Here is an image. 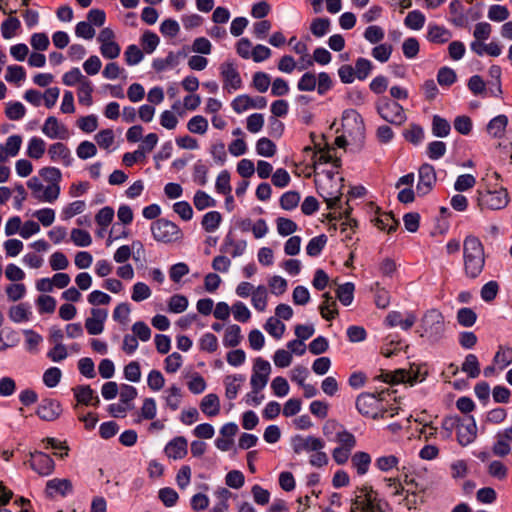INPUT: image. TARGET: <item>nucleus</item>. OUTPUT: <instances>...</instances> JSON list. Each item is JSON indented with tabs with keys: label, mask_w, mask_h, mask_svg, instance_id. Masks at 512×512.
I'll list each match as a JSON object with an SVG mask.
<instances>
[{
	"label": "nucleus",
	"mask_w": 512,
	"mask_h": 512,
	"mask_svg": "<svg viewBox=\"0 0 512 512\" xmlns=\"http://www.w3.org/2000/svg\"><path fill=\"white\" fill-rule=\"evenodd\" d=\"M450 130H451V126L446 119H444L438 115H435L433 117L432 132L435 136L446 137L450 133Z\"/></svg>",
	"instance_id": "47"
},
{
	"label": "nucleus",
	"mask_w": 512,
	"mask_h": 512,
	"mask_svg": "<svg viewBox=\"0 0 512 512\" xmlns=\"http://www.w3.org/2000/svg\"><path fill=\"white\" fill-rule=\"evenodd\" d=\"M268 301V292L264 285H259L255 288L251 295V302L253 307L259 311H265Z\"/></svg>",
	"instance_id": "33"
},
{
	"label": "nucleus",
	"mask_w": 512,
	"mask_h": 512,
	"mask_svg": "<svg viewBox=\"0 0 512 512\" xmlns=\"http://www.w3.org/2000/svg\"><path fill=\"white\" fill-rule=\"evenodd\" d=\"M350 122H353L356 130L360 135L364 133V123L361 115L355 110L345 111L343 116V127H347L350 125Z\"/></svg>",
	"instance_id": "45"
},
{
	"label": "nucleus",
	"mask_w": 512,
	"mask_h": 512,
	"mask_svg": "<svg viewBox=\"0 0 512 512\" xmlns=\"http://www.w3.org/2000/svg\"><path fill=\"white\" fill-rule=\"evenodd\" d=\"M461 418L458 416H446L442 420V436L445 439H449L452 436L454 430L457 431Z\"/></svg>",
	"instance_id": "58"
},
{
	"label": "nucleus",
	"mask_w": 512,
	"mask_h": 512,
	"mask_svg": "<svg viewBox=\"0 0 512 512\" xmlns=\"http://www.w3.org/2000/svg\"><path fill=\"white\" fill-rule=\"evenodd\" d=\"M48 156L52 162H61L64 166H70L73 162L70 149L62 142L52 143L48 148Z\"/></svg>",
	"instance_id": "16"
},
{
	"label": "nucleus",
	"mask_w": 512,
	"mask_h": 512,
	"mask_svg": "<svg viewBox=\"0 0 512 512\" xmlns=\"http://www.w3.org/2000/svg\"><path fill=\"white\" fill-rule=\"evenodd\" d=\"M404 23L412 30H420L425 24V16L419 10H413L407 14Z\"/></svg>",
	"instance_id": "43"
},
{
	"label": "nucleus",
	"mask_w": 512,
	"mask_h": 512,
	"mask_svg": "<svg viewBox=\"0 0 512 512\" xmlns=\"http://www.w3.org/2000/svg\"><path fill=\"white\" fill-rule=\"evenodd\" d=\"M21 27L20 20L14 14L8 15L1 24V34L4 39H11L17 35V31Z\"/></svg>",
	"instance_id": "29"
},
{
	"label": "nucleus",
	"mask_w": 512,
	"mask_h": 512,
	"mask_svg": "<svg viewBox=\"0 0 512 512\" xmlns=\"http://www.w3.org/2000/svg\"><path fill=\"white\" fill-rule=\"evenodd\" d=\"M477 320V314L471 308H461L457 312V321L463 327H472Z\"/></svg>",
	"instance_id": "49"
},
{
	"label": "nucleus",
	"mask_w": 512,
	"mask_h": 512,
	"mask_svg": "<svg viewBox=\"0 0 512 512\" xmlns=\"http://www.w3.org/2000/svg\"><path fill=\"white\" fill-rule=\"evenodd\" d=\"M376 109L383 120L393 125L400 126L407 119L403 107L387 97H383L377 102Z\"/></svg>",
	"instance_id": "3"
},
{
	"label": "nucleus",
	"mask_w": 512,
	"mask_h": 512,
	"mask_svg": "<svg viewBox=\"0 0 512 512\" xmlns=\"http://www.w3.org/2000/svg\"><path fill=\"white\" fill-rule=\"evenodd\" d=\"M157 413L156 401L153 398H145L140 408L139 417L136 423H140L142 420H153Z\"/></svg>",
	"instance_id": "36"
},
{
	"label": "nucleus",
	"mask_w": 512,
	"mask_h": 512,
	"mask_svg": "<svg viewBox=\"0 0 512 512\" xmlns=\"http://www.w3.org/2000/svg\"><path fill=\"white\" fill-rule=\"evenodd\" d=\"M247 243L245 240L236 241L231 233L225 236L224 242L221 246L222 253H228L233 258L241 256L246 250Z\"/></svg>",
	"instance_id": "21"
},
{
	"label": "nucleus",
	"mask_w": 512,
	"mask_h": 512,
	"mask_svg": "<svg viewBox=\"0 0 512 512\" xmlns=\"http://www.w3.org/2000/svg\"><path fill=\"white\" fill-rule=\"evenodd\" d=\"M329 28L330 20L328 18H315L310 25L311 33L315 37L324 36L329 31Z\"/></svg>",
	"instance_id": "61"
},
{
	"label": "nucleus",
	"mask_w": 512,
	"mask_h": 512,
	"mask_svg": "<svg viewBox=\"0 0 512 512\" xmlns=\"http://www.w3.org/2000/svg\"><path fill=\"white\" fill-rule=\"evenodd\" d=\"M354 289V284L351 282L342 284L337 288L336 296L343 305L348 306L352 303L354 298Z\"/></svg>",
	"instance_id": "41"
},
{
	"label": "nucleus",
	"mask_w": 512,
	"mask_h": 512,
	"mask_svg": "<svg viewBox=\"0 0 512 512\" xmlns=\"http://www.w3.org/2000/svg\"><path fill=\"white\" fill-rule=\"evenodd\" d=\"M167 396L165 397L166 405L172 411H176L181 403V390L179 387L172 385L167 391Z\"/></svg>",
	"instance_id": "48"
},
{
	"label": "nucleus",
	"mask_w": 512,
	"mask_h": 512,
	"mask_svg": "<svg viewBox=\"0 0 512 512\" xmlns=\"http://www.w3.org/2000/svg\"><path fill=\"white\" fill-rule=\"evenodd\" d=\"M363 36L371 44H377L384 39L385 32L382 27L371 25L365 29Z\"/></svg>",
	"instance_id": "56"
},
{
	"label": "nucleus",
	"mask_w": 512,
	"mask_h": 512,
	"mask_svg": "<svg viewBox=\"0 0 512 512\" xmlns=\"http://www.w3.org/2000/svg\"><path fill=\"white\" fill-rule=\"evenodd\" d=\"M425 374H421L420 368L413 369L410 371L399 370L394 375L390 373L381 374V379L387 383H398V382H409L414 384L421 382L425 379Z\"/></svg>",
	"instance_id": "14"
},
{
	"label": "nucleus",
	"mask_w": 512,
	"mask_h": 512,
	"mask_svg": "<svg viewBox=\"0 0 512 512\" xmlns=\"http://www.w3.org/2000/svg\"><path fill=\"white\" fill-rule=\"evenodd\" d=\"M71 240L76 246L79 247H87L92 243V238L89 232L78 228L72 229Z\"/></svg>",
	"instance_id": "60"
},
{
	"label": "nucleus",
	"mask_w": 512,
	"mask_h": 512,
	"mask_svg": "<svg viewBox=\"0 0 512 512\" xmlns=\"http://www.w3.org/2000/svg\"><path fill=\"white\" fill-rule=\"evenodd\" d=\"M264 328L271 336L276 339H280L285 331V325L275 317L268 318Z\"/></svg>",
	"instance_id": "46"
},
{
	"label": "nucleus",
	"mask_w": 512,
	"mask_h": 512,
	"mask_svg": "<svg viewBox=\"0 0 512 512\" xmlns=\"http://www.w3.org/2000/svg\"><path fill=\"white\" fill-rule=\"evenodd\" d=\"M29 466L40 476H48L55 469L53 459L46 453L35 451L30 453Z\"/></svg>",
	"instance_id": "9"
},
{
	"label": "nucleus",
	"mask_w": 512,
	"mask_h": 512,
	"mask_svg": "<svg viewBox=\"0 0 512 512\" xmlns=\"http://www.w3.org/2000/svg\"><path fill=\"white\" fill-rule=\"evenodd\" d=\"M300 201V194L296 191H288L280 198V206L284 210H292L296 208Z\"/></svg>",
	"instance_id": "63"
},
{
	"label": "nucleus",
	"mask_w": 512,
	"mask_h": 512,
	"mask_svg": "<svg viewBox=\"0 0 512 512\" xmlns=\"http://www.w3.org/2000/svg\"><path fill=\"white\" fill-rule=\"evenodd\" d=\"M486 255L484 245L474 235H468L463 241V271L467 278L476 279L484 270Z\"/></svg>",
	"instance_id": "1"
},
{
	"label": "nucleus",
	"mask_w": 512,
	"mask_h": 512,
	"mask_svg": "<svg viewBox=\"0 0 512 512\" xmlns=\"http://www.w3.org/2000/svg\"><path fill=\"white\" fill-rule=\"evenodd\" d=\"M242 338L240 326L236 324L230 325L225 330L223 345L225 347H236L241 343Z\"/></svg>",
	"instance_id": "32"
},
{
	"label": "nucleus",
	"mask_w": 512,
	"mask_h": 512,
	"mask_svg": "<svg viewBox=\"0 0 512 512\" xmlns=\"http://www.w3.org/2000/svg\"><path fill=\"white\" fill-rule=\"evenodd\" d=\"M323 302L319 306L321 316L330 321L338 315L337 303L335 299L328 293L322 295Z\"/></svg>",
	"instance_id": "25"
},
{
	"label": "nucleus",
	"mask_w": 512,
	"mask_h": 512,
	"mask_svg": "<svg viewBox=\"0 0 512 512\" xmlns=\"http://www.w3.org/2000/svg\"><path fill=\"white\" fill-rule=\"evenodd\" d=\"M42 133L50 139L67 140L70 137V131L66 125L61 123L55 116H49L42 128Z\"/></svg>",
	"instance_id": "10"
},
{
	"label": "nucleus",
	"mask_w": 512,
	"mask_h": 512,
	"mask_svg": "<svg viewBox=\"0 0 512 512\" xmlns=\"http://www.w3.org/2000/svg\"><path fill=\"white\" fill-rule=\"evenodd\" d=\"M482 202L486 207L492 210L502 209L509 202L508 192L504 188H500L499 190L495 191H488L485 195H483Z\"/></svg>",
	"instance_id": "18"
},
{
	"label": "nucleus",
	"mask_w": 512,
	"mask_h": 512,
	"mask_svg": "<svg viewBox=\"0 0 512 512\" xmlns=\"http://www.w3.org/2000/svg\"><path fill=\"white\" fill-rule=\"evenodd\" d=\"M461 370L470 378H477L480 374V364L477 356L474 354H468L462 363Z\"/></svg>",
	"instance_id": "39"
},
{
	"label": "nucleus",
	"mask_w": 512,
	"mask_h": 512,
	"mask_svg": "<svg viewBox=\"0 0 512 512\" xmlns=\"http://www.w3.org/2000/svg\"><path fill=\"white\" fill-rule=\"evenodd\" d=\"M153 238L162 243H173L182 238L181 229L173 222L161 218L151 224Z\"/></svg>",
	"instance_id": "4"
},
{
	"label": "nucleus",
	"mask_w": 512,
	"mask_h": 512,
	"mask_svg": "<svg viewBox=\"0 0 512 512\" xmlns=\"http://www.w3.org/2000/svg\"><path fill=\"white\" fill-rule=\"evenodd\" d=\"M372 68L373 64L370 60L362 57L358 58L355 62L354 67L356 78L359 80L366 79L370 74Z\"/></svg>",
	"instance_id": "52"
},
{
	"label": "nucleus",
	"mask_w": 512,
	"mask_h": 512,
	"mask_svg": "<svg viewBox=\"0 0 512 512\" xmlns=\"http://www.w3.org/2000/svg\"><path fill=\"white\" fill-rule=\"evenodd\" d=\"M201 411L209 417H214L220 412V401L216 394L206 395L200 403Z\"/></svg>",
	"instance_id": "27"
},
{
	"label": "nucleus",
	"mask_w": 512,
	"mask_h": 512,
	"mask_svg": "<svg viewBox=\"0 0 512 512\" xmlns=\"http://www.w3.org/2000/svg\"><path fill=\"white\" fill-rule=\"evenodd\" d=\"M334 440L339 444L338 447L348 449L351 451L357 445L356 437L343 427H340V429L336 431V436Z\"/></svg>",
	"instance_id": "34"
},
{
	"label": "nucleus",
	"mask_w": 512,
	"mask_h": 512,
	"mask_svg": "<svg viewBox=\"0 0 512 512\" xmlns=\"http://www.w3.org/2000/svg\"><path fill=\"white\" fill-rule=\"evenodd\" d=\"M193 203L196 209L200 211L208 207H214L216 205L215 200L202 190L196 191L193 198Z\"/></svg>",
	"instance_id": "55"
},
{
	"label": "nucleus",
	"mask_w": 512,
	"mask_h": 512,
	"mask_svg": "<svg viewBox=\"0 0 512 512\" xmlns=\"http://www.w3.org/2000/svg\"><path fill=\"white\" fill-rule=\"evenodd\" d=\"M326 243L327 237L324 234L312 238L306 246L307 254L311 257L318 256L325 247Z\"/></svg>",
	"instance_id": "44"
},
{
	"label": "nucleus",
	"mask_w": 512,
	"mask_h": 512,
	"mask_svg": "<svg viewBox=\"0 0 512 512\" xmlns=\"http://www.w3.org/2000/svg\"><path fill=\"white\" fill-rule=\"evenodd\" d=\"M291 446L295 454L312 453L315 450L324 449L325 441L313 435H295L291 438Z\"/></svg>",
	"instance_id": "8"
},
{
	"label": "nucleus",
	"mask_w": 512,
	"mask_h": 512,
	"mask_svg": "<svg viewBox=\"0 0 512 512\" xmlns=\"http://www.w3.org/2000/svg\"><path fill=\"white\" fill-rule=\"evenodd\" d=\"M187 440L183 436H178L172 439L165 446L164 452L168 458L182 459L187 455Z\"/></svg>",
	"instance_id": "19"
},
{
	"label": "nucleus",
	"mask_w": 512,
	"mask_h": 512,
	"mask_svg": "<svg viewBox=\"0 0 512 512\" xmlns=\"http://www.w3.org/2000/svg\"><path fill=\"white\" fill-rule=\"evenodd\" d=\"M219 70L223 82V90L232 93L242 87L243 83L240 73L233 62H223Z\"/></svg>",
	"instance_id": "7"
},
{
	"label": "nucleus",
	"mask_w": 512,
	"mask_h": 512,
	"mask_svg": "<svg viewBox=\"0 0 512 512\" xmlns=\"http://www.w3.org/2000/svg\"><path fill=\"white\" fill-rule=\"evenodd\" d=\"M267 106V100L263 96H257L255 98L242 94L237 96L232 102V109L240 114L248 109H264Z\"/></svg>",
	"instance_id": "11"
},
{
	"label": "nucleus",
	"mask_w": 512,
	"mask_h": 512,
	"mask_svg": "<svg viewBox=\"0 0 512 512\" xmlns=\"http://www.w3.org/2000/svg\"><path fill=\"white\" fill-rule=\"evenodd\" d=\"M356 408L360 414L373 419L385 418L387 410L382 409V401L371 393H362L356 399Z\"/></svg>",
	"instance_id": "5"
},
{
	"label": "nucleus",
	"mask_w": 512,
	"mask_h": 512,
	"mask_svg": "<svg viewBox=\"0 0 512 512\" xmlns=\"http://www.w3.org/2000/svg\"><path fill=\"white\" fill-rule=\"evenodd\" d=\"M452 38V33L445 28L437 24H430L427 31L428 41L435 44H444Z\"/></svg>",
	"instance_id": "23"
},
{
	"label": "nucleus",
	"mask_w": 512,
	"mask_h": 512,
	"mask_svg": "<svg viewBox=\"0 0 512 512\" xmlns=\"http://www.w3.org/2000/svg\"><path fill=\"white\" fill-rule=\"evenodd\" d=\"M199 348L202 351L213 353L218 349V339L212 333H205L199 340Z\"/></svg>",
	"instance_id": "59"
},
{
	"label": "nucleus",
	"mask_w": 512,
	"mask_h": 512,
	"mask_svg": "<svg viewBox=\"0 0 512 512\" xmlns=\"http://www.w3.org/2000/svg\"><path fill=\"white\" fill-rule=\"evenodd\" d=\"M40 176L47 182L51 183L50 186H60L59 183L62 178L61 171L56 167H44L39 171Z\"/></svg>",
	"instance_id": "53"
},
{
	"label": "nucleus",
	"mask_w": 512,
	"mask_h": 512,
	"mask_svg": "<svg viewBox=\"0 0 512 512\" xmlns=\"http://www.w3.org/2000/svg\"><path fill=\"white\" fill-rule=\"evenodd\" d=\"M477 437V425L473 416L461 418L457 428V440L460 445L467 446Z\"/></svg>",
	"instance_id": "12"
},
{
	"label": "nucleus",
	"mask_w": 512,
	"mask_h": 512,
	"mask_svg": "<svg viewBox=\"0 0 512 512\" xmlns=\"http://www.w3.org/2000/svg\"><path fill=\"white\" fill-rule=\"evenodd\" d=\"M371 462L370 454L364 451H357L351 456V465L359 476H363L369 471Z\"/></svg>",
	"instance_id": "24"
},
{
	"label": "nucleus",
	"mask_w": 512,
	"mask_h": 512,
	"mask_svg": "<svg viewBox=\"0 0 512 512\" xmlns=\"http://www.w3.org/2000/svg\"><path fill=\"white\" fill-rule=\"evenodd\" d=\"M256 151L264 157H272L276 153V145L269 138H260L256 143Z\"/></svg>",
	"instance_id": "51"
},
{
	"label": "nucleus",
	"mask_w": 512,
	"mask_h": 512,
	"mask_svg": "<svg viewBox=\"0 0 512 512\" xmlns=\"http://www.w3.org/2000/svg\"><path fill=\"white\" fill-rule=\"evenodd\" d=\"M222 216L217 211H210L202 218V227L206 232H214L220 225Z\"/></svg>",
	"instance_id": "40"
},
{
	"label": "nucleus",
	"mask_w": 512,
	"mask_h": 512,
	"mask_svg": "<svg viewBox=\"0 0 512 512\" xmlns=\"http://www.w3.org/2000/svg\"><path fill=\"white\" fill-rule=\"evenodd\" d=\"M31 311L29 306L24 303L12 306L9 310V317L13 322L21 323L29 320Z\"/></svg>",
	"instance_id": "38"
},
{
	"label": "nucleus",
	"mask_w": 512,
	"mask_h": 512,
	"mask_svg": "<svg viewBox=\"0 0 512 512\" xmlns=\"http://www.w3.org/2000/svg\"><path fill=\"white\" fill-rule=\"evenodd\" d=\"M46 150V142L40 137H32L27 145L26 154L32 159H40L43 157Z\"/></svg>",
	"instance_id": "31"
},
{
	"label": "nucleus",
	"mask_w": 512,
	"mask_h": 512,
	"mask_svg": "<svg viewBox=\"0 0 512 512\" xmlns=\"http://www.w3.org/2000/svg\"><path fill=\"white\" fill-rule=\"evenodd\" d=\"M74 396L78 403L97 407L100 403L99 397L89 385H79L73 388Z\"/></svg>",
	"instance_id": "20"
},
{
	"label": "nucleus",
	"mask_w": 512,
	"mask_h": 512,
	"mask_svg": "<svg viewBox=\"0 0 512 512\" xmlns=\"http://www.w3.org/2000/svg\"><path fill=\"white\" fill-rule=\"evenodd\" d=\"M271 84L270 76L265 72H256L253 75L252 85L260 93H264L268 90Z\"/></svg>",
	"instance_id": "64"
},
{
	"label": "nucleus",
	"mask_w": 512,
	"mask_h": 512,
	"mask_svg": "<svg viewBox=\"0 0 512 512\" xmlns=\"http://www.w3.org/2000/svg\"><path fill=\"white\" fill-rule=\"evenodd\" d=\"M375 226L380 230H387L388 233L395 231L398 227V221L394 218L392 213H380L373 219Z\"/></svg>",
	"instance_id": "30"
},
{
	"label": "nucleus",
	"mask_w": 512,
	"mask_h": 512,
	"mask_svg": "<svg viewBox=\"0 0 512 512\" xmlns=\"http://www.w3.org/2000/svg\"><path fill=\"white\" fill-rule=\"evenodd\" d=\"M93 90L92 82L89 79L78 85L77 96L79 103L84 106H91L93 103Z\"/></svg>",
	"instance_id": "37"
},
{
	"label": "nucleus",
	"mask_w": 512,
	"mask_h": 512,
	"mask_svg": "<svg viewBox=\"0 0 512 512\" xmlns=\"http://www.w3.org/2000/svg\"><path fill=\"white\" fill-rule=\"evenodd\" d=\"M512 363V348L499 345L498 350L494 355L493 364L497 365L500 370H503Z\"/></svg>",
	"instance_id": "35"
},
{
	"label": "nucleus",
	"mask_w": 512,
	"mask_h": 512,
	"mask_svg": "<svg viewBox=\"0 0 512 512\" xmlns=\"http://www.w3.org/2000/svg\"><path fill=\"white\" fill-rule=\"evenodd\" d=\"M436 182V172L432 165L423 164L419 168V180L417 183L416 191L420 196L427 195Z\"/></svg>",
	"instance_id": "13"
},
{
	"label": "nucleus",
	"mask_w": 512,
	"mask_h": 512,
	"mask_svg": "<svg viewBox=\"0 0 512 512\" xmlns=\"http://www.w3.org/2000/svg\"><path fill=\"white\" fill-rule=\"evenodd\" d=\"M73 486L69 479L54 478L46 483L45 493L48 497H65L72 492Z\"/></svg>",
	"instance_id": "17"
},
{
	"label": "nucleus",
	"mask_w": 512,
	"mask_h": 512,
	"mask_svg": "<svg viewBox=\"0 0 512 512\" xmlns=\"http://www.w3.org/2000/svg\"><path fill=\"white\" fill-rule=\"evenodd\" d=\"M187 128L191 133L204 134L208 129V121L201 115L192 117L188 123Z\"/></svg>",
	"instance_id": "57"
},
{
	"label": "nucleus",
	"mask_w": 512,
	"mask_h": 512,
	"mask_svg": "<svg viewBox=\"0 0 512 512\" xmlns=\"http://www.w3.org/2000/svg\"><path fill=\"white\" fill-rule=\"evenodd\" d=\"M27 186L31 190L32 196L39 202L53 203L60 195V186L44 187L37 177L30 178Z\"/></svg>",
	"instance_id": "6"
},
{
	"label": "nucleus",
	"mask_w": 512,
	"mask_h": 512,
	"mask_svg": "<svg viewBox=\"0 0 512 512\" xmlns=\"http://www.w3.org/2000/svg\"><path fill=\"white\" fill-rule=\"evenodd\" d=\"M399 464V458L395 455H384L376 458L375 466L381 472H389L394 468H397Z\"/></svg>",
	"instance_id": "42"
},
{
	"label": "nucleus",
	"mask_w": 512,
	"mask_h": 512,
	"mask_svg": "<svg viewBox=\"0 0 512 512\" xmlns=\"http://www.w3.org/2000/svg\"><path fill=\"white\" fill-rule=\"evenodd\" d=\"M245 381V377L243 375H229L225 378V395L228 399H235L241 384Z\"/></svg>",
	"instance_id": "28"
},
{
	"label": "nucleus",
	"mask_w": 512,
	"mask_h": 512,
	"mask_svg": "<svg viewBox=\"0 0 512 512\" xmlns=\"http://www.w3.org/2000/svg\"><path fill=\"white\" fill-rule=\"evenodd\" d=\"M508 125V117L504 114H500L494 118H492L487 126V133L496 139H501L504 137L506 128Z\"/></svg>",
	"instance_id": "22"
},
{
	"label": "nucleus",
	"mask_w": 512,
	"mask_h": 512,
	"mask_svg": "<svg viewBox=\"0 0 512 512\" xmlns=\"http://www.w3.org/2000/svg\"><path fill=\"white\" fill-rule=\"evenodd\" d=\"M451 15L450 22L457 27H464L467 24V17L464 14V6L460 0H453L449 4Z\"/></svg>",
	"instance_id": "26"
},
{
	"label": "nucleus",
	"mask_w": 512,
	"mask_h": 512,
	"mask_svg": "<svg viewBox=\"0 0 512 512\" xmlns=\"http://www.w3.org/2000/svg\"><path fill=\"white\" fill-rule=\"evenodd\" d=\"M445 331L444 316L438 309L427 310L421 318L419 332L430 341L439 340Z\"/></svg>",
	"instance_id": "2"
},
{
	"label": "nucleus",
	"mask_w": 512,
	"mask_h": 512,
	"mask_svg": "<svg viewBox=\"0 0 512 512\" xmlns=\"http://www.w3.org/2000/svg\"><path fill=\"white\" fill-rule=\"evenodd\" d=\"M392 51H393V46L391 44L382 43V44L375 46L372 49L371 54H372L373 58L376 59L377 61H379L381 63H385L390 59Z\"/></svg>",
	"instance_id": "50"
},
{
	"label": "nucleus",
	"mask_w": 512,
	"mask_h": 512,
	"mask_svg": "<svg viewBox=\"0 0 512 512\" xmlns=\"http://www.w3.org/2000/svg\"><path fill=\"white\" fill-rule=\"evenodd\" d=\"M420 50L419 41L415 37H409L402 44V51L406 58H415Z\"/></svg>",
	"instance_id": "62"
},
{
	"label": "nucleus",
	"mask_w": 512,
	"mask_h": 512,
	"mask_svg": "<svg viewBox=\"0 0 512 512\" xmlns=\"http://www.w3.org/2000/svg\"><path fill=\"white\" fill-rule=\"evenodd\" d=\"M88 78L83 75L79 68L75 67L66 72L63 77L62 81L66 86H74L76 84L80 85Z\"/></svg>",
	"instance_id": "54"
},
{
	"label": "nucleus",
	"mask_w": 512,
	"mask_h": 512,
	"mask_svg": "<svg viewBox=\"0 0 512 512\" xmlns=\"http://www.w3.org/2000/svg\"><path fill=\"white\" fill-rule=\"evenodd\" d=\"M36 415L44 421H54L62 413L61 404L54 399H43L36 409Z\"/></svg>",
	"instance_id": "15"
}]
</instances>
